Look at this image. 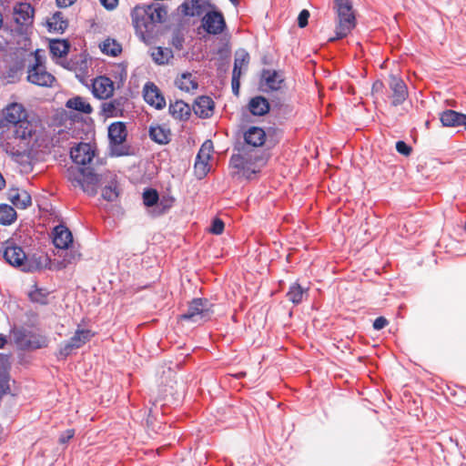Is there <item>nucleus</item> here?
<instances>
[{"label": "nucleus", "mask_w": 466, "mask_h": 466, "mask_svg": "<svg viewBox=\"0 0 466 466\" xmlns=\"http://www.w3.org/2000/svg\"><path fill=\"white\" fill-rule=\"evenodd\" d=\"M18 35H26L27 31H21V30H18V31H15Z\"/></svg>", "instance_id": "nucleus-59"}, {"label": "nucleus", "mask_w": 466, "mask_h": 466, "mask_svg": "<svg viewBox=\"0 0 466 466\" xmlns=\"http://www.w3.org/2000/svg\"><path fill=\"white\" fill-rule=\"evenodd\" d=\"M76 180L85 192L88 195L94 196L96 193V187L100 182V177L95 173L91 167L87 166L79 168V174Z\"/></svg>", "instance_id": "nucleus-10"}, {"label": "nucleus", "mask_w": 466, "mask_h": 466, "mask_svg": "<svg viewBox=\"0 0 466 466\" xmlns=\"http://www.w3.org/2000/svg\"><path fill=\"white\" fill-rule=\"evenodd\" d=\"M211 7L212 5L206 0H186L179 5L178 9L184 15L204 16Z\"/></svg>", "instance_id": "nucleus-14"}, {"label": "nucleus", "mask_w": 466, "mask_h": 466, "mask_svg": "<svg viewBox=\"0 0 466 466\" xmlns=\"http://www.w3.org/2000/svg\"><path fill=\"white\" fill-rule=\"evenodd\" d=\"M272 108L268 98L262 95H256L249 98L247 106L242 108V117L248 116L246 112L253 116H265Z\"/></svg>", "instance_id": "nucleus-9"}, {"label": "nucleus", "mask_w": 466, "mask_h": 466, "mask_svg": "<svg viewBox=\"0 0 466 466\" xmlns=\"http://www.w3.org/2000/svg\"><path fill=\"white\" fill-rule=\"evenodd\" d=\"M339 29H353L357 25V18L351 0H334Z\"/></svg>", "instance_id": "nucleus-6"}, {"label": "nucleus", "mask_w": 466, "mask_h": 466, "mask_svg": "<svg viewBox=\"0 0 466 466\" xmlns=\"http://www.w3.org/2000/svg\"><path fill=\"white\" fill-rule=\"evenodd\" d=\"M276 127H265L240 124L238 130L239 138L235 140V176L253 179L265 167L270 157L268 149H264L268 136L274 134Z\"/></svg>", "instance_id": "nucleus-1"}, {"label": "nucleus", "mask_w": 466, "mask_h": 466, "mask_svg": "<svg viewBox=\"0 0 466 466\" xmlns=\"http://www.w3.org/2000/svg\"><path fill=\"white\" fill-rule=\"evenodd\" d=\"M463 230L466 232V222L464 223Z\"/></svg>", "instance_id": "nucleus-64"}, {"label": "nucleus", "mask_w": 466, "mask_h": 466, "mask_svg": "<svg viewBox=\"0 0 466 466\" xmlns=\"http://www.w3.org/2000/svg\"><path fill=\"white\" fill-rule=\"evenodd\" d=\"M113 82L108 77L100 76L93 83V93L98 98H107L113 94Z\"/></svg>", "instance_id": "nucleus-23"}, {"label": "nucleus", "mask_w": 466, "mask_h": 466, "mask_svg": "<svg viewBox=\"0 0 466 466\" xmlns=\"http://www.w3.org/2000/svg\"><path fill=\"white\" fill-rule=\"evenodd\" d=\"M350 32L351 31H335V35L334 36H329L328 38V41L329 42H333V41H336V40H339V39L346 38Z\"/></svg>", "instance_id": "nucleus-52"}, {"label": "nucleus", "mask_w": 466, "mask_h": 466, "mask_svg": "<svg viewBox=\"0 0 466 466\" xmlns=\"http://www.w3.org/2000/svg\"><path fill=\"white\" fill-rule=\"evenodd\" d=\"M149 137L159 145L168 144L171 140V131L161 125H152L148 131Z\"/></svg>", "instance_id": "nucleus-28"}, {"label": "nucleus", "mask_w": 466, "mask_h": 466, "mask_svg": "<svg viewBox=\"0 0 466 466\" xmlns=\"http://www.w3.org/2000/svg\"><path fill=\"white\" fill-rule=\"evenodd\" d=\"M100 3L107 10H113L116 7L118 0H100Z\"/></svg>", "instance_id": "nucleus-54"}, {"label": "nucleus", "mask_w": 466, "mask_h": 466, "mask_svg": "<svg viewBox=\"0 0 466 466\" xmlns=\"http://www.w3.org/2000/svg\"><path fill=\"white\" fill-rule=\"evenodd\" d=\"M16 219L15 210L9 205H0V223L10 225Z\"/></svg>", "instance_id": "nucleus-37"}, {"label": "nucleus", "mask_w": 466, "mask_h": 466, "mask_svg": "<svg viewBox=\"0 0 466 466\" xmlns=\"http://www.w3.org/2000/svg\"><path fill=\"white\" fill-rule=\"evenodd\" d=\"M234 1H235V7H236L238 4V0H234Z\"/></svg>", "instance_id": "nucleus-63"}, {"label": "nucleus", "mask_w": 466, "mask_h": 466, "mask_svg": "<svg viewBox=\"0 0 466 466\" xmlns=\"http://www.w3.org/2000/svg\"><path fill=\"white\" fill-rule=\"evenodd\" d=\"M430 125H431V121H430V120H427V121L425 122V127H426L427 128H430Z\"/></svg>", "instance_id": "nucleus-62"}, {"label": "nucleus", "mask_w": 466, "mask_h": 466, "mask_svg": "<svg viewBox=\"0 0 466 466\" xmlns=\"http://www.w3.org/2000/svg\"><path fill=\"white\" fill-rule=\"evenodd\" d=\"M76 0H56V3L61 7L70 6L75 3Z\"/></svg>", "instance_id": "nucleus-55"}, {"label": "nucleus", "mask_w": 466, "mask_h": 466, "mask_svg": "<svg viewBox=\"0 0 466 466\" xmlns=\"http://www.w3.org/2000/svg\"><path fill=\"white\" fill-rule=\"evenodd\" d=\"M27 79L32 84L41 86H51L55 81L54 76L48 73L46 68L39 64H35L29 69Z\"/></svg>", "instance_id": "nucleus-19"}, {"label": "nucleus", "mask_w": 466, "mask_h": 466, "mask_svg": "<svg viewBox=\"0 0 466 466\" xmlns=\"http://www.w3.org/2000/svg\"><path fill=\"white\" fill-rule=\"evenodd\" d=\"M9 374L5 370H0V396L9 391Z\"/></svg>", "instance_id": "nucleus-45"}, {"label": "nucleus", "mask_w": 466, "mask_h": 466, "mask_svg": "<svg viewBox=\"0 0 466 466\" xmlns=\"http://www.w3.org/2000/svg\"><path fill=\"white\" fill-rule=\"evenodd\" d=\"M272 116L279 125H284L286 122L295 116L294 107L291 105L281 102H275L272 108Z\"/></svg>", "instance_id": "nucleus-21"}, {"label": "nucleus", "mask_w": 466, "mask_h": 466, "mask_svg": "<svg viewBox=\"0 0 466 466\" xmlns=\"http://www.w3.org/2000/svg\"><path fill=\"white\" fill-rule=\"evenodd\" d=\"M249 60V54L244 48H238L235 51V96H238L240 87L239 77L248 70Z\"/></svg>", "instance_id": "nucleus-16"}, {"label": "nucleus", "mask_w": 466, "mask_h": 466, "mask_svg": "<svg viewBox=\"0 0 466 466\" xmlns=\"http://www.w3.org/2000/svg\"><path fill=\"white\" fill-rule=\"evenodd\" d=\"M207 32L209 34L217 35L218 33H221L222 31L214 30V31H207Z\"/></svg>", "instance_id": "nucleus-60"}, {"label": "nucleus", "mask_w": 466, "mask_h": 466, "mask_svg": "<svg viewBox=\"0 0 466 466\" xmlns=\"http://www.w3.org/2000/svg\"><path fill=\"white\" fill-rule=\"evenodd\" d=\"M48 294L49 292L46 289H38L35 287L34 290L29 292V298L34 302L46 304Z\"/></svg>", "instance_id": "nucleus-39"}, {"label": "nucleus", "mask_w": 466, "mask_h": 466, "mask_svg": "<svg viewBox=\"0 0 466 466\" xmlns=\"http://www.w3.org/2000/svg\"><path fill=\"white\" fill-rule=\"evenodd\" d=\"M5 343L6 339L3 336H0V349L4 348Z\"/></svg>", "instance_id": "nucleus-58"}, {"label": "nucleus", "mask_w": 466, "mask_h": 466, "mask_svg": "<svg viewBox=\"0 0 466 466\" xmlns=\"http://www.w3.org/2000/svg\"><path fill=\"white\" fill-rule=\"evenodd\" d=\"M201 22L202 29H225L226 27L223 15L215 10L213 6L205 14Z\"/></svg>", "instance_id": "nucleus-22"}, {"label": "nucleus", "mask_w": 466, "mask_h": 466, "mask_svg": "<svg viewBox=\"0 0 466 466\" xmlns=\"http://www.w3.org/2000/svg\"><path fill=\"white\" fill-rule=\"evenodd\" d=\"M183 43H184V36L181 34V31H176V33L172 38L173 46L177 49L181 50L183 48Z\"/></svg>", "instance_id": "nucleus-50"}, {"label": "nucleus", "mask_w": 466, "mask_h": 466, "mask_svg": "<svg viewBox=\"0 0 466 466\" xmlns=\"http://www.w3.org/2000/svg\"><path fill=\"white\" fill-rule=\"evenodd\" d=\"M158 194L155 189H147L143 193V201L147 207H152L158 201Z\"/></svg>", "instance_id": "nucleus-40"}, {"label": "nucleus", "mask_w": 466, "mask_h": 466, "mask_svg": "<svg viewBox=\"0 0 466 466\" xmlns=\"http://www.w3.org/2000/svg\"><path fill=\"white\" fill-rule=\"evenodd\" d=\"M66 107L79 113L89 115L93 111V107L85 97L76 96L66 102Z\"/></svg>", "instance_id": "nucleus-30"}, {"label": "nucleus", "mask_w": 466, "mask_h": 466, "mask_svg": "<svg viewBox=\"0 0 466 466\" xmlns=\"http://www.w3.org/2000/svg\"><path fill=\"white\" fill-rule=\"evenodd\" d=\"M20 343L26 349L36 350L46 347L47 340L45 337L29 334L25 335Z\"/></svg>", "instance_id": "nucleus-34"}, {"label": "nucleus", "mask_w": 466, "mask_h": 466, "mask_svg": "<svg viewBox=\"0 0 466 466\" xmlns=\"http://www.w3.org/2000/svg\"><path fill=\"white\" fill-rule=\"evenodd\" d=\"M135 29H149L156 24L163 23L167 16L166 7L159 4L136 6L131 14Z\"/></svg>", "instance_id": "nucleus-3"}, {"label": "nucleus", "mask_w": 466, "mask_h": 466, "mask_svg": "<svg viewBox=\"0 0 466 466\" xmlns=\"http://www.w3.org/2000/svg\"><path fill=\"white\" fill-rule=\"evenodd\" d=\"M8 122L0 133V148L12 157L29 155L37 140L35 126L26 119L23 105L12 103L3 111Z\"/></svg>", "instance_id": "nucleus-2"}, {"label": "nucleus", "mask_w": 466, "mask_h": 466, "mask_svg": "<svg viewBox=\"0 0 466 466\" xmlns=\"http://www.w3.org/2000/svg\"><path fill=\"white\" fill-rule=\"evenodd\" d=\"M53 242L57 248H67L73 242L71 231L62 225L56 227Z\"/></svg>", "instance_id": "nucleus-27"}, {"label": "nucleus", "mask_w": 466, "mask_h": 466, "mask_svg": "<svg viewBox=\"0 0 466 466\" xmlns=\"http://www.w3.org/2000/svg\"><path fill=\"white\" fill-rule=\"evenodd\" d=\"M218 55L221 59H226L229 57L230 55V48L229 46L227 44L224 46L218 49Z\"/></svg>", "instance_id": "nucleus-53"}, {"label": "nucleus", "mask_w": 466, "mask_h": 466, "mask_svg": "<svg viewBox=\"0 0 466 466\" xmlns=\"http://www.w3.org/2000/svg\"><path fill=\"white\" fill-rule=\"evenodd\" d=\"M208 160L209 159H198L195 161V172L199 178L205 177L208 171Z\"/></svg>", "instance_id": "nucleus-41"}, {"label": "nucleus", "mask_w": 466, "mask_h": 466, "mask_svg": "<svg viewBox=\"0 0 466 466\" xmlns=\"http://www.w3.org/2000/svg\"><path fill=\"white\" fill-rule=\"evenodd\" d=\"M176 86L183 91L190 92L198 89V84L191 73H183L175 81Z\"/></svg>", "instance_id": "nucleus-33"}, {"label": "nucleus", "mask_w": 466, "mask_h": 466, "mask_svg": "<svg viewBox=\"0 0 466 466\" xmlns=\"http://www.w3.org/2000/svg\"><path fill=\"white\" fill-rule=\"evenodd\" d=\"M281 72L276 69L263 68L258 79V90L263 93L279 91L284 83Z\"/></svg>", "instance_id": "nucleus-8"}, {"label": "nucleus", "mask_w": 466, "mask_h": 466, "mask_svg": "<svg viewBox=\"0 0 466 466\" xmlns=\"http://www.w3.org/2000/svg\"><path fill=\"white\" fill-rule=\"evenodd\" d=\"M127 137V130L124 122H114L108 127L109 147L112 156L129 155L130 147L125 143Z\"/></svg>", "instance_id": "nucleus-4"}, {"label": "nucleus", "mask_w": 466, "mask_h": 466, "mask_svg": "<svg viewBox=\"0 0 466 466\" xmlns=\"http://www.w3.org/2000/svg\"><path fill=\"white\" fill-rule=\"evenodd\" d=\"M70 157L76 164L86 167L93 160L95 151L90 144L80 143L76 147L71 148Z\"/></svg>", "instance_id": "nucleus-18"}, {"label": "nucleus", "mask_w": 466, "mask_h": 466, "mask_svg": "<svg viewBox=\"0 0 466 466\" xmlns=\"http://www.w3.org/2000/svg\"><path fill=\"white\" fill-rule=\"evenodd\" d=\"M102 197L107 201H115L118 197L116 187L113 184L106 186L102 190Z\"/></svg>", "instance_id": "nucleus-43"}, {"label": "nucleus", "mask_w": 466, "mask_h": 466, "mask_svg": "<svg viewBox=\"0 0 466 466\" xmlns=\"http://www.w3.org/2000/svg\"><path fill=\"white\" fill-rule=\"evenodd\" d=\"M101 110L106 117H116L123 116L124 103L121 98L104 102L101 105Z\"/></svg>", "instance_id": "nucleus-29"}, {"label": "nucleus", "mask_w": 466, "mask_h": 466, "mask_svg": "<svg viewBox=\"0 0 466 466\" xmlns=\"http://www.w3.org/2000/svg\"><path fill=\"white\" fill-rule=\"evenodd\" d=\"M212 314V304L207 299H195L179 319L192 323H201L208 320Z\"/></svg>", "instance_id": "nucleus-5"}, {"label": "nucleus", "mask_w": 466, "mask_h": 466, "mask_svg": "<svg viewBox=\"0 0 466 466\" xmlns=\"http://www.w3.org/2000/svg\"><path fill=\"white\" fill-rule=\"evenodd\" d=\"M395 148L400 155L404 157H409L412 153V147L404 140H398Z\"/></svg>", "instance_id": "nucleus-44"}, {"label": "nucleus", "mask_w": 466, "mask_h": 466, "mask_svg": "<svg viewBox=\"0 0 466 466\" xmlns=\"http://www.w3.org/2000/svg\"><path fill=\"white\" fill-rule=\"evenodd\" d=\"M309 288L303 287L298 280L291 283L287 293V299L295 306L299 305L304 298L309 296Z\"/></svg>", "instance_id": "nucleus-24"}, {"label": "nucleus", "mask_w": 466, "mask_h": 466, "mask_svg": "<svg viewBox=\"0 0 466 466\" xmlns=\"http://www.w3.org/2000/svg\"><path fill=\"white\" fill-rule=\"evenodd\" d=\"M35 9L28 3H16L13 7V20L21 28L27 29L34 23Z\"/></svg>", "instance_id": "nucleus-11"}, {"label": "nucleus", "mask_w": 466, "mask_h": 466, "mask_svg": "<svg viewBox=\"0 0 466 466\" xmlns=\"http://www.w3.org/2000/svg\"><path fill=\"white\" fill-rule=\"evenodd\" d=\"M144 99L150 106L157 109H162L166 106V100L162 96L158 87L151 82H148L144 86Z\"/></svg>", "instance_id": "nucleus-20"}, {"label": "nucleus", "mask_w": 466, "mask_h": 466, "mask_svg": "<svg viewBox=\"0 0 466 466\" xmlns=\"http://www.w3.org/2000/svg\"><path fill=\"white\" fill-rule=\"evenodd\" d=\"M93 333L89 329H77L69 340L66 341L59 350V355L66 358L74 350L79 349L92 338Z\"/></svg>", "instance_id": "nucleus-12"}, {"label": "nucleus", "mask_w": 466, "mask_h": 466, "mask_svg": "<svg viewBox=\"0 0 466 466\" xmlns=\"http://www.w3.org/2000/svg\"><path fill=\"white\" fill-rule=\"evenodd\" d=\"M233 164V155L228 159V165L231 166Z\"/></svg>", "instance_id": "nucleus-61"}, {"label": "nucleus", "mask_w": 466, "mask_h": 466, "mask_svg": "<svg viewBox=\"0 0 466 466\" xmlns=\"http://www.w3.org/2000/svg\"><path fill=\"white\" fill-rule=\"evenodd\" d=\"M137 35L141 40L144 42H147L146 37L147 35H149L152 31H136Z\"/></svg>", "instance_id": "nucleus-56"}, {"label": "nucleus", "mask_w": 466, "mask_h": 466, "mask_svg": "<svg viewBox=\"0 0 466 466\" xmlns=\"http://www.w3.org/2000/svg\"><path fill=\"white\" fill-rule=\"evenodd\" d=\"M47 25L49 29H66L68 27V21L65 18L62 12H56L47 20Z\"/></svg>", "instance_id": "nucleus-38"}, {"label": "nucleus", "mask_w": 466, "mask_h": 466, "mask_svg": "<svg viewBox=\"0 0 466 466\" xmlns=\"http://www.w3.org/2000/svg\"><path fill=\"white\" fill-rule=\"evenodd\" d=\"M388 324L389 320L385 317L380 316L373 320L372 327L375 330H381L386 328Z\"/></svg>", "instance_id": "nucleus-48"}, {"label": "nucleus", "mask_w": 466, "mask_h": 466, "mask_svg": "<svg viewBox=\"0 0 466 466\" xmlns=\"http://www.w3.org/2000/svg\"><path fill=\"white\" fill-rule=\"evenodd\" d=\"M99 48L102 53L110 56H117L122 52V46L113 38L104 40L99 44Z\"/></svg>", "instance_id": "nucleus-35"}, {"label": "nucleus", "mask_w": 466, "mask_h": 466, "mask_svg": "<svg viewBox=\"0 0 466 466\" xmlns=\"http://www.w3.org/2000/svg\"><path fill=\"white\" fill-rule=\"evenodd\" d=\"M193 110L200 118H208L213 114L214 102L209 96H199L193 105Z\"/></svg>", "instance_id": "nucleus-25"}, {"label": "nucleus", "mask_w": 466, "mask_h": 466, "mask_svg": "<svg viewBox=\"0 0 466 466\" xmlns=\"http://www.w3.org/2000/svg\"><path fill=\"white\" fill-rule=\"evenodd\" d=\"M151 57L156 64L165 65L173 57V52L170 48L157 46L152 49Z\"/></svg>", "instance_id": "nucleus-36"}, {"label": "nucleus", "mask_w": 466, "mask_h": 466, "mask_svg": "<svg viewBox=\"0 0 466 466\" xmlns=\"http://www.w3.org/2000/svg\"><path fill=\"white\" fill-rule=\"evenodd\" d=\"M91 65V57L86 52L72 56L65 65V67L75 72L76 76L83 80L88 76V69Z\"/></svg>", "instance_id": "nucleus-13"}, {"label": "nucleus", "mask_w": 466, "mask_h": 466, "mask_svg": "<svg viewBox=\"0 0 466 466\" xmlns=\"http://www.w3.org/2000/svg\"><path fill=\"white\" fill-rule=\"evenodd\" d=\"M75 435V430H66L64 432L61 433L59 437V442L61 444L67 443Z\"/></svg>", "instance_id": "nucleus-51"}, {"label": "nucleus", "mask_w": 466, "mask_h": 466, "mask_svg": "<svg viewBox=\"0 0 466 466\" xmlns=\"http://www.w3.org/2000/svg\"><path fill=\"white\" fill-rule=\"evenodd\" d=\"M439 119L443 127H463L466 131V114L447 108L439 114Z\"/></svg>", "instance_id": "nucleus-17"}, {"label": "nucleus", "mask_w": 466, "mask_h": 466, "mask_svg": "<svg viewBox=\"0 0 466 466\" xmlns=\"http://www.w3.org/2000/svg\"><path fill=\"white\" fill-rule=\"evenodd\" d=\"M390 88L392 91V106L402 105L407 99L409 93L408 87L402 78L390 75Z\"/></svg>", "instance_id": "nucleus-15"}, {"label": "nucleus", "mask_w": 466, "mask_h": 466, "mask_svg": "<svg viewBox=\"0 0 466 466\" xmlns=\"http://www.w3.org/2000/svg\"><path fill=\"white\" fill-rule=\"evenodd\" d=\"M384 89H385L384 83L381 80L377 79L372 84V86H371V96H376L379 94H382Z\"/></svg>", "instance_id": "nucleus-49"}, {"label": "nucleus", "mask_w": 466, "mask_h": 466, "mask_svg": "<svg viewBox=\"0 0 466 466\" xmlns=\"http://www.w3.org/2000/svg\"><path fill=\"white\" fill-rule=\"evenodd\" d=\"M212 150L213 143L210 140L205 141L197 155L198 159H209Z\"/></svg>", "instance_id": "nucleus-42"}, {"label": "nucleus", "mask_w": 466, "mask_h": 466, "mask_svg": "<svg viewBox=\"0 0 466 466\" xmlns=\"http://www.w3.org/2000/svg\"><path fill=\"white\" fill-rule=\"evenodd\" d=\"M169 113L170 115L179 120H187L188 119L191 114V107L189 105L185 103L182 100H177L175 103H171L169 105Z\"/></svg>", "instance_id": "nucleus-31"}, {"label": "nucleus", "mask_w": 466, "mask_h": 466, "mask_svg": "<svg viewBox=\"0 0 466 466\" xmlns=\"http://www.w3.org/2000/svg\"><path fill=\"white\" fill-rule=\"evenodd\" d=\"M3 256L7 263L14 267L21 268L23 271H33L37 268L29 261L23 248L14 243H7Z\"/></svg>", "instance_id": "nucleus-7"}, {"label": "nucleus", "mask_w": 466, "mask_h": 466, "mask_svg": "<svg viewBox=\"0 0 466 466\" xmlns=\"http://www.w3.org/2000/svg\"><path fill=\"white\" fill-rule=\"evenodd\" d=\"M8 198L18 208H26L32 204L30 194L25 189L11 188L8 191Z\"/></svg>", "instance_id": "nucleus-26"}, {"label": "nucleus", "mask_w": 466, "mask_h": 466, "mask_svg": "<svg viewBox=\"0 0 466 466\" xmlns=\"http://www.w3.org/2000/svg\"><path fill=\"white\" fill-rule=\"evenodd\" d=\"M310 17V13L307 9H303L298 15V26L299 28H304L309 24V18Z\"/></svg>", "instance_id": "nucleus-46"}, {"label": "nucleus", "mask_w": 466, "mask_h": 466, "mask_svg": "<svg viewBox=\"0 0 466 466\" xmlns=\"http://www.w3.org/2000/svg\"><path fill=\"white\" fill-rule=\"evenodd\" d=\"M70 44L66 39H51L49 41V50L54 57L61 58L67 55Z\"/></svg>", "instance_id": "nucleus-32"}, {"label": "nucleus", "mask_w": 466, "mask_h": 466, "mask_svg": "<svg viewBox=\"0 0 466 466\" xmlns=\"http://www.w3.org/2000/svg\"><path fill=\"white\" fill-rule=\"evenodd\" d=\"M224 222L219 218H215L209 228V231L213 234L219 235L223 232Z\"/></svg>", "instance_id": "nucleus-47"}, {"label": "nucleus", "mask_w": 466, "mask_h": 466, "mask_svg": "<svg viewBox=\"0 0 466 466\" xmlns=\"http://www.w3.org/2000/svg\"><path fill=\"white\" fill-rule=\"evenodd\" d=\"M246 371L243 370L235 371V380H240L246 377Z\"/></svg>", "instance_id": "nucleus-57"}]
</instances>
